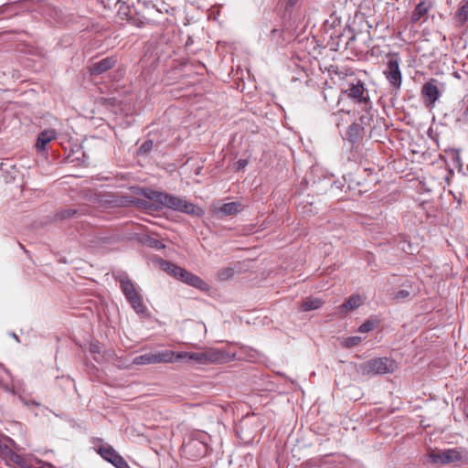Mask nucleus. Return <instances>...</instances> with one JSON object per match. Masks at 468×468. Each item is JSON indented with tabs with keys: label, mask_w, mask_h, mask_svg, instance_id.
<instances>
[{
	"label": "nucleus",
	"mask_w": 468,
	"mask_h": 468,
	"mask_svg": "<svg viewBox=\"0 0 468 468\" xmlns=\"http://www.w3.org/2000/svg\"><path fill=\"white\" fill-rule=\"evenodd\" d=\"M410 295V290L402 289V290L398 291L395 293L394 299L397 300V301H402V300H405V299L409 298Z\"/></svg>",
	"instance_id": "nucleus-28"
},
{
	"label": "nucleus",
	"mask_w": 468,
	"mask_h": 468,
	"mask_svg": "<svg viewBox=\"0 0 468 468\" xmlns=\"http://www.w3.org/2000/svg\"><path fill=\"white\" fill-rule=\"evenodd\" d=\"M243 209L240 202H229L214 207V213L218 216H233Z\"/></svg>",
	"instance_id": "nucleus-11"
},
{
	"label": "nucleus",
	"mask_w": 468,
	"mask_h": 468,
	"mask_svg": "<svg viewBox=\"0 0 468 468\" xmlns=\"http://www.w3.org/2000/svg\"><path fill=\"white\" fill-rule=\"evenodd\" d=\"M421 93L423 98L425 99V103L427 107L430 109L434 108L435 101L439 97V89L436 85V80H431L426 82L421 90Z\"/></svg>",
	"instance_id": "nucleus-8"
},
{
	"label": "nucleus",
	"mask_w": 468,
	"mask_h": 468,
	"mask_svg": "<svg viewBox=\"0 0 468 468\" xmlns=\"http://www.w3.org/2000/svg\"><path fill=\"white\" fill-rule=\"evenodd\" d=\"M117 62L115 57H107L100 61L94 62L90 67L91 75H100L112 69Z\"/></svg>",
	"instance_id": "nucleus-10"
},
{
	"label": "nucleus",
	"mask_w": 468,
	"mask_h": 468,
	"mask_svg": "<svg viewBox=\"0 0 468 468\" xmlns=\"http://www.w3.org/2000/svg\"><path fill=\"white\" fill-rule=\"evenodd\" d=\"M249 162L247 159H239L235 164V169L237 171L244 170L248 165Z\"/></svg>",
	"instance_id": "nucleus-32"
},
{
	"label": "nucleus",
	"mask_w": 468,
	"mask_h": 468,
	"mask_svg": "<svg viewBox=\"0 0 468 468\" xmlns=\"http://www.w3.org/2000/svg\"><path fill=\"white\" fill-rule=\"evenodd\" d=\"M140 195L154 203V209L169 208L188 215L202 217L204 210L195 204L177 196L150 188L140 189Z\"/></svg>",
	"instance_id": "nucleus-1"
},
{
	"label": "nucleus",
	"mask_w": 468,
	"mask_h": 468,
	"mask_svg": "<svg viewBox=\"0 0 468 468\" xmlns=\"http://www.w3.org/2000/svg\"><path fill=\"white\" fill-rule=\"evenodd\" d=\"M428 451H429V453L426 457V462L427 463H439V453L437 452V448L436 447H431V446H428Z\"/></svg>",
	"instance_id": "nucleus-24"
},
{
	"label": "nucleus",
	"mask_w": 468,
	"mask_h": 468,
	"mask_svg": "<svg viewBox=\"0 0 468 468\" xmlns=\"http://www.w3.org/2000/svg\"><path fill=\"white\" fill-rule=\"evenodd\" d=\"M362 341L360 336H349L345 339L344 346L346 347H353L357 346Z\"/></svg>",
	"instance_id": "nucleus-27"
},
{
	"label": "nucleus",
	"mask_w": 468,
	"mask_h": 468,
	"mask_svg": "<svg viewBox=\"0 0 468 468\" xmlns=\"http://www.w3.org/2000/svg\"><path fill=\"white\" fill-rule=\"evenodd\" d=\"M191 43V38H188V42H186V45H189Z\"/></svg>",
	"instance_id": "nucleus-43"
},
{
	"label": "nucleus",
	"mask_w": 468,
	"mask_h": 468,
	"mask_svg": "<svg viewBox=\"0 0 468 468\" xmlns=\"http://www.w3.org/2000/svg\"><path fill=\"white\" fill-rule=\"evenodd\" d=\"M467 459L466 452L462 449L441 450V463H456Z\"/></svg>",
	"instance_id": "nucleus-9"
},
{
	"label": "nucleus",
	"mask_w": 468,
	"mask_h": 468,
	"mask_svg": "<svg viewBox=\"0 0 468 468\" xmlns=\"http://www.w3.org/2000/svg\"><path fill=\"white\" fill-rule=\"evenodd\" d=\"M77 213L76 210L74 209H68V210H65L61 213V218H71L73 217L75 214Z\"/></svg>",
	"instance_id": "nucleus-34"
},
{
	"label": "nucleus",
	"mask_w": 468,
	"mask_h": 468,
	"mask_svg": "<svg viewBox=\"0 0 468 468\" xmlns=\"http://www.w3.org/2000/svg\"><path fill=\"white\" fill-rule=\"evenodd\" d=\"M234 270L231 267L223 268L218 271V277L220 281H227L233 277Z\"/></svg>",
	"instance_id": "nucleus-23"
},
{
	"label": "nucleus",
	"mask_w": 468,
	"mask_h": 468,
	"mask_svg": "<svg viewBox=\"0 0 468 468\" xmlns=\"http://www.w3.org/2000/svg\"><path fill=\"white\" fill-rule=\"evenodd\" d=\"M10 459L12 462L19 464L21 467L27 468V466L25 464L23 458L20 455L13 453Z\"/></svg>",
	"instance_id": "nucleus-30"
},
{
	"label": "nucleus",
	"mask_w": 468,
	"mask_h": 468,
	"mask_svg": "<svg viewBox=\"0 0 468 468\" xmlns=\"http://www.w3.org/2000/svg\"><path fill=\"white\" fill-rule=\"evenodd\" d=\"M190 352H177L176 353L175 362L180 360L189 361Z\"/></svg>",
	"instance_id": "nucleus-31"
},
{
	"label": "nucleus",
	"mask_w": 468,
	"mask_h": 468,
	"mask_svg": "<svg viewBox=\"0 0 468 468\" xmlns=\"http://www.w3.org/2000/svg\"><path fill=\"white\" fill-rule=\"evenodd\" d=\"M151 244H152L153 247H155V248H160L161 247V242L158 241V240H155V239Z\"/></svg>",
	"instance_id": "nucleus-39"
},
{
	"label": "nucleus",
	"mask_w": 468,
	"mask_h": 468,
	"mask_svg": "<svg viewBox=\"0 0 468 468\" xmlns=\"http://www.w3.org/2000/svg\"><path fill=\"white\" fill-rule=\"evenodd\" d=\"M152 144H153V143H152V142H145V143H144V144L141 145V147H140V151L146 152V151L150 150V149H151V147H152Z\"/></svg>",
	"instance_id": "nucleus-35"
},
{
	"label": "nucleus",
	"mask_w": 468,
	"mask_h": 468,
	"mask_svg": "<svg viewBox=\"0 0 468 468\" xmlns=\"http://www.w3.org/2000/svg\"><path fill=\"white\" fill-rule=\"evenodd\" d=\"M343 93L352 99L355 102L363 103L368 101V95L367 93L365 84L361 80L350 84L349 88L343 90Z\"/></svg>",
	"instance_id": "nucleus-7"
},
{
	"label": "nucleus",
	"mask_w": 468,
	"mask_h": 468,
	"mask_svg": "<svg viewBox=\"0 0 468 468\" xmlns=\"http://www.w3.org/2000/svg\"><path fill=\"white\" fill-rule=\"evenodd\" d=\"M159 265L163 271H165L171 276L180 280L184 268H181V267H179L170 261H165V260H161Z\"/></svg>",
	"instance_id": "nucleus-16"
},
{
	"label": "nucleus",
	"mask_w": 468,
	"mask_h": 468,
	"mask_svg": "<svg viewBox=\"0 0 468 468\" xmlns=\"http://www.w3.org/2000/svg\"><path fill=\"white\" fill-rule=\"evenodd\" d=\"M194 449L197 450V453L195 455V457L197 458L205 454L207 446L203 442L197 440H191L184 444V450L186 452H191V451Z\"/></svg>",
	"instance_id": "nucleus-18"
},
{
	"label": "nucleus",
	"mask_w": 468,
	"mask_h": 468,
	"mask_svg": "<svg viewBox=\"0 0 468 468\" xmlns=\"http://www.w3.org/2000/svg\"><path fill=\"white\" fill-rule=\"evenodd\" d=\"M340 462H337L331 458V455H323L316 458L310 459L307 463L309 467H324L326 465L330 467H336L340 464Z\"/></svg>",
	"instance_id": "nucleus-14"
},
{
	"label": "nucleus",
	"mask_w": 468,
	"mask_h": 468,
	"mask_svg": "<svg viewBox=\"0 0 468 468\" xmlns=\"http://www.w3.org/2000/svg\"><path fill=\"white\" fill-rule=\"evenodd\" d=\"M191 43V38H188V42H186V45H189Z\"/></svg>",
	"instance_id": "nucleus-42"
},
{
	"label": "nucleus",
	"mask_w": 468,
	"mask_h": 468,
	"mask_svg": "<svg viewBox=\"0 0 468 468\" xmlns=\"http://www.w3.org/2000/svg\"><path fill=\"white\" fill-rule=\"evenodd\" d=\"M180 281L198 289H204L207 286L206 282L201 278L185 269L182 271Z\"/></svg>",
	"instance_id": "nucleus-15"
},
{
	"label": "nucleus",
	"mask_w": 468,
	"mask_h": 468,
	"mask_svg": "<svg viewBox=\"0 0 468 468\" xmlns=\"http://www.w3.org/2000/svg\"><path fill=\"white\" fill-rule=\"evenodd\" d=\"M384 75L392 88L396 90L400 88L402 77L398 58H392L388 61Z\"/></svg>",
	"instance_id": "nucleus-6"
},
{
	"label": "nucleus",
	"mask_w": 468,
	"mask_h": 468,
	"mask_svg": "<svg viewBox=\"0 0 468 468\" xmlns=\"http://www.w3.org/2000/svg\"><path fill=\"white\" fill-rule=\"evenodd\" d=\"M375 324L373 322L367 320L366 322H364L359 327H358V332L360 333H367L371 330H373Z\"/></svg>",
	"instance_id": "nucleus-29"
},
{
	"label": "nucleus",
	"mask_w": 468,
	"mask_h": 468,
	"mask_svg": "<svg viewBox=\"0 0 468 468\" xmlns=\"http://www.w3.org/2000/svg\"><path fill=\"white\" fill-rule=\"evenodd\" d=\"M154 364L159 363H174L176 357V352L171 350H161L153 353Z\"/></svg>",
	"instance_id": "nucleus-17"
},
{
	"label": "nucleus",
	"mask_w": 468,
	"mask_h": 468,
	"mask_svg": "<svg viewBox=\"0 0 468 468\" xmlns=\"http://www.w3.org/2000/svg\"><path fill=\"white\" fill-rule=\"evenodd\" d=\"M324 303L319 298H306L302 303V310L304 312L319 309Z\"/></svg>",
	"instance_id": "nucleus-19"
},
{
	"label": "nucleus",
	"mask_w": 468,
	"mask_h": 468,
	"mask_svg": "<svg viewBox=\"0 0 468 468\" xmlns=\"http://www.w3.org/2000/svg\"><path fill=\"white\" fill-rule=\"evenodd\" d=\"M235 356V353H230L215 347H209L204 348L200 352H190L189 361H193L197 365L204 366L229 362L233 360Z\"/></svg>",
	"instance_id": "nucleus-2"
},
{
	"label": "nucleus",
	"mask_w": 468,
	"mask_h": 468,
	"mask_svg": "<svg viewBox=\"0 0 468 468\" xmlns=\"http://www.w3.org/2000/svg\"><path fill=\"white\" fill-rule=\"evenodd\" d=\"M364 300L359 294L351 295L344 303L339 306V312L341 314H346L353 311L362 305Z\"/></svg>",
	"instance_id": "nucleus-13"
},
{
	"label": "nucleus",
	"mask_w": 468,
	"mask_h": 468,
	"mask_svg": "<svg viewBox=\"0 0 468 468\" xmlns=\"http://www.w3.org/2000/svg\"><path fill=\"white\" fill-rule=\"evenodd\" d=\"M57 137V133L54 129H48L41 132L37 140L36 148L38 152H44L48 143Z\"/></svg>",
	"instance_id": "nucleus-12"
},
{
	"label": "nucleus",
	"mask_w": 468,
	"mask_h": 468,
	"mask_svg": "<svg viewBox=\"0 0 468 468\" xmlns=\"http://www.w3.org/2000/svg\"><path fill=\"white\" fill-rule=\"evenodd\" d=\"M133 364L136 366L154 364V355L153 353H146L137 356L133 359Z\"/></svg>",
	"instance_id": "nucleus-21"
},
{
	"label": "nucleus",
	"mask_w": 468,
	"mask_h": 468,
	"mask_svg": "<svg viewBox=\"0 0 468 468\" xmlns=\"http://www.w3.org/2000/svg\"><path fill=\"white\" fill-rule=\"evenodd\" d=\"M41 463V466L40 468H55L53 465H51L50 463H42V462H39Z\"/></svg>",
	"instance_id": "nucleus-38"
},
{
	"label": "nucleus",
	"mask_w": 468,
	"mask_h": 468,
	"mask_svg": "<svg viewBox=\"0 0 468 468\" xmlns=\"http://www.w3.org/2000/svg\"><path fill=\"white\" fill-rule=\"evenodd\" d=\"M360 128L358 124L353 123L349 126L347 133L350 141L355 142L357 139Z\"/></svg>",
	"instance_id": "nucleus-26"
},
{
	"label": "nucleus",
	"mask_w": 468,
	"mask_h": 468,
	"mask_svg": "<svg viewBox=\"0 0 468 468\" xmlns=\"http://www.w3.org/2000/svg\"><path fill=\"white\" fill-rule=\"evenodd\" d=\"M133 203H134L135 205H137L138 207H149V208H151V207H154V203H153V202H152V204H149V202H147V201H145V200H143V199H135V200L133 201Z\"/></svg>",
	"instance_id": "nucleus-33"
},
{
	"label": "nucleus",
	"mask_w": 468,
	"mask_h": 468,
	"mask_svg": "<svg viewBox=\"0 0 468 468\" xmlns=\"http://www.w3.org/2000/svg\"><path fill=\"white\" fill-rule=\"evenodd\" d=\"M97 452L116 468H130L126 461L107 443L101 444L97 449Z\"/></svg>",
	"instance_id": "nucleus-5"
},
{
	"label": "nucleus",
	"mask_w": 468,
	"mask_h": 468,
	"mask_svg": "<svg viewBox=\"0 0 468 468\" xmlns=\"http://www.w3.org/2000/svg\"><path fill=\"white\" fill-rule=\"evenodd\" d=\"M12 335H13V338H15L16 340H17V341H18V337L16 336V334H13Z\"/></svg>",
	"instance_id": "nucleus-41"
},
{
	"label": "nucleus",
	"mask_w": 468,
	"mask_h": 468,
	"mask_svg": "<svg viewBox=\"0 0 468 468\" xmlns=\"http://www.w3.org/2000/svg\"><path fill=\"white\" fill-rule=\"evenodd\" d=\"M428 12V7L425 3H420L414 9L411 20L413 22L419 21L426 13Z\"/></svg>",
	"instance_id": "nucleus-22"
},
{
	"label": "nucleus",
	"mask_w": 468,
	"mask_h": 468,
	"mask_svg": "<svg viewBox=\"0 0 468 468\" xmlns=\"http://www.w3.org/2000/svg\"><path fill=\"white\" fill-rule=\"evenodd\" d=\"M23 402H24L26 405H36V406H38V405H39V404H38L37 401H35V400H28V401H27V400L23 399Z\"/></svg>",
	"instance_id": "nucleus-37"
},
{
	"label": "nucleus",
	"mask_w": 468,
	"mask_h": 468,
	"mask_svg": "<svg viewBox=\"0 0 468 468\" xmlns=\"http://www.w3.org/2000/svg\"><path fill=\"white\" fill-rule=\"evenodd\" d=\"M452 160L453 162H456L458 165H460V156H459V154L457 152H452Z\"/></svg>",
	"instance_id": "nucleus-36"
},
{
	"label": "nucleus",
	"mask_w": 468,
	"mask_h": 468,
	"mask_svg": "<svg viewBox=\"0 0 468 468\" xmlns=\"http://www.w3.org/2000/svg\"><path fill=\"white\" fill-rule=\"evenodd\" d=\"M89 351L92 355L93 358L97 362H101L103 359L102 346L98 341H92L90 344Z\"/></svg>",
	"instance_id": "nucleus-20"
},
{
	"label": "nucleus",
	"mask_w": 468,
	"mask_h": 468,
	"mask_svg": "<svg viewBox=\"0 0 468 468\" xmlns=\"http://www.w3.org/2000/svg\"><path fill=\"white\" fill-rule=\"evenodd\" d=\"M464 115H465V116H468V105H467V108H466V110H465V112H464Z\"/></svg>",
	"instance_id": "nucleus-40"
},
{
	"label": "nucleus",
	"mask_w": 468,
	"mask_h": 468,
	"mask_svg": "<svg viewBox=\"0 0 468 468\" xmlns=\"http://www.w3.org/2000/svg\"><path fill=\"white\" fill-rule=\"evenodd\" d=\"M114 278L120 283L121 290L127 302L137 314H144L146 307L143 303L142 296L137 292L134 283L124 272L114 274Z\"/></svg>",
	"instance_id": "nucleus-3"
},
{
	"label": "nucleus",
	"mask_w": 468,
	"mask_h": 468,
	"mask_svg": "<svg viewBox=\"0 0 468 468\" xmlns=\"http://www.w3.org/2000/svg\"><path fill=\"white\" fill-rule=\"evenodd\" d=\"M395 368V361L388 357L373 358L361 365L362 373L368 376L392 373Z\"/></svg>",
	"instance_id": "nucleus-4"
},
{
	"label": "nucleus",
	"mask_w": 468,
	"mask_h": 468,
	"mask_svg": "<svg viewBox=\"0 0 468 468\" xmlns=\"http://www.w3.org/2000/svg\"><path fill=\"white\" fill-rule=\"evenodd\" d=\"M457 16L460 21L464 22L468 19V1L463 3L457 11Z\"/></svg>",
	"instance_id": "nucleus-25"
},
{
	"label": "nucleus",
	"mask_w": 468,
	"mask_h": 468,
	"mask_svg": "<svg viewBox=\"0 0 468 468\" xmlns=\"http://www.w3.org/2000/svg\"><path fill=\"white\" fill-rule=\"evenodd\" d=\"M191 43V38H188V42H186V45H189Z\"/></svg>",
	"instance_id": "nucleus-44"
}]
</instances>
